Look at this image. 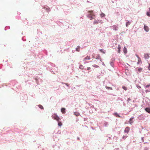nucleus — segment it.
Masks as SVG:
<instances>
[{"instance_id":"24","label":"nucleus","mask_w":150,"mask_h":150,"mask_svg":"<svg viewBox=\"0 0 150 150\" xmlns=\"http://www.w3.org/2000/svg\"><path fill=\"white\" fill-rule=\"evenodd\" d=\"M100 52H102L103 53V54H105V52H104L103 50L102 49H101V50H100Z\"/></svg>"},{"instance_id":"15","label":"nucleus","mask_w":150,"mask_h":150,"mask_svg":"<svg viewBox=\"0 0 150 150\" xmlns=\"http://www.w3.org/2000/svg\"><path fill=\"white\" fill-rule=\"evenodd\" d=\"M74 114L75 115L78 116H79L80 115L79 113L78 112H75L74 113Z\"/></svg>"},{"instance_id":"2","label":"nucleus","mask_w":150,"mask_h":150,"mask_svg":"<svg viewBox=\"0 0 150 150\" xmlns=\"http://www.w3.org/2000/svg\"><path fill=\"white\" fill-rule=\"evenodd\" d=\"M91 59V57L90 56L88 55L86 57L84 58L83 59V61H85L86 60H90Z\"/></svg>"},{"instance_id":"25","label":"nucleus","mask_w":150,"mask_h":150,"mask_svg":"<svg viewBox=\"0 0 150 150\" xmlns=\"http://www.w3.org/2000/svg\"><path fill=\"white\" fill-rule=\"evenodd\" d=\"M127 136H125L123 137L122 139H124L125 140L127 138Z\"/></svg>"},{"instance_id":"3","label":"nucleus","mask_w":150,"mask_h":150,"mask_svg":"<svg viewBox=\"0 0 150 150\" xmlns=\"http://www.w3.org/2000/svg\"><path fill=\"white\" fill-rule=\"evenodd\" d=\"M129 128L128 127H127L125 129L124 132L125 133H128L129 131Z\"/></svg>"},{"instance_id":"12","label":"nucleus","mask_w":150,"mask_h":150,"mask_svg":"<svg viewBox=\"0 0 150 150\" xmlns=\"http://www.w3.org/2000/svg\"><path fill=\"white\" fill-rule=\"evenodd\" d=\"M57 117V115L56 114H54L52 115V118L54 120L55 119V118H56V117Z\"/></svg>"},{"instance_id":"4","label":"nucleus","mask_w":150,"mask_h":150,"mask_svg":"<svg viewBox=\"0 0 150 150\" xmlns=\"http://www.w3.org/2000/svg\"><path fill=\"white\" fill-rule=\"evenodd\" d=\"M137 56L138 58V62H137V64H139L140 63H142V62L141 59L137 55Z\"/></svg>"},{"instance_id":"26","label":"nucleus","mask_w":150,"mask_h":150,"mask_svg":"<svg viewBox=\"0 0 150 150\" xmlns=\"http://www.w3.org/2000/svg\"><path fill=\"white\" fill-rule=\"evenodd\" d=\"M149 86H150V84H148V85H147L146 86H145V87L146 88H147Z\"/></svg>"},{"instance_id":"16","label":"nucleus","mask_w":150,"mask_h":150,"mask_svg":"<svg viewBox=\"0 0 150 150\" xmlns=\"http://www.w3.org/2000/svg\"><path fill=\"white\" fill-rule=\"evenodd\" d=\"M115 115L117 117H120V116L117 113H114Z\"/></svg>"},{"instance_id":"11","label":"nucleus","mask_w":150,"mask_h":150,"mask_svg":"<svg viewBox=\"0 0 150 150\" xmlns=\"http://www.w3.org/2000/svg\"><path fill=\"white\" fill-rule=\"evenodd\" d=\"M113 29L115 30H117L118 29V27L116 25H114L113 26Z\"/></svg>"},{"instance_id":"8","label":"nucleus","mask_w":150,"mask_h":150,"mask_svg":"<svg viewBox=\"0 0 150 150\" xmlns=\"http://www.w3.org/2000/svg\"><path fill=\"white\" fill-rule=\"evenodd\" d=\"M99 21L98 20H95L93 22L94 24H96L98 23H99Z\"/></svg>"},{"instance_id":"29","label":"nucleus","mask_w":150,"mask_h":150,"mask_svg":"<svg viewBox=\"0 0 150 150\" xmlns=\"http://www.w3.org/2000/svg\"><path fill=\"white\" fill-rule=\"evenodd\" d=\"M87 69L88 70H89L91 69V68L90 67H87Z\"/></svg>"},{"instance_id":"30","label":"nucleus","mask_w":150,"mask_h":150,"mask_svg":"<svg viewBox=\"0 0 150 150\" xmlns=\"http://www.w3.org/2000/svg\"><path fill=\"white\" fill-rule=\"evenodd\" d=\"M148 69L149 70H150V64H149V66L148 67Z\"/></svg>"},{"instance_id":"5","label":"nucleus","mask_w":150,"mask_h":150,"mask_svg":"<svg viewBox=\"0 0 150 150\" xmlns=\"http://www.w3.org/2000/svg\"><path fill=\"white\" fill-rule=\"evenodd\" d=\"M144 29L146 32H148L149 29L148 27L145 25H144Z\"/></svg>"},{"instance_id":"28","label":"nucleus","mask_w":150,"mask_h":150,"mask_svg":"<svg viewBox=\"0 0 150 150\" xmlns=\"http://www.w3.org/2000/svg\"><path fill=\"white\" fill-rule=\"evenodd\" d=\"M142 70V69H139L138 71L139 72H140Z\"/></svg>"},{"instance_id":"31","label":"nucleus","mask_w":150,"mask_h":150,"mask_svg":"<svg viewBox=\"0 0 150 150\" xmlns=\"http://www.w3.org/2000/svg\"><path fill=\"white\" fill-rule=\"evenodd\" d=\"M80 66H83L82 65H80Z\"/></svg>"},{"instance_id":"21","label":"nucleus","mask_w":150,"mask_h":150,"mask_svg":"<svg viewBox=\"0 0 150 150\" xmlns=\"http://www.w3.org/2000/svg\"><path fill=\"white\" fill-rule=\"evenodd\" d=\"M122 88L125 90H127V87L125 86H123Z\"/></svg>"},{"instance_id":"6","label":"nucleus","mask_w":150,"mask_h":150,"mask_svg":"<svg viewBox=\"0 0 150 150\" xmlns=\"http://www.w3.org/2000/svg\"><path fill=\"white\" fill-rule=\"evenodd\" d=\"M133 117H132L131 118H130L129 121V124H131L133 123Z\"/></svg>"},{"instance_id":"10","label":"nucleus","mask_w":150,"mask_h":150,"mask_svg":"<svg viewBox=\"0 0 150 150\" xmlns=\"http://www.w3.org/2000/svg\"><path fill=\"white\" fill-rule=\"evenodd\" d=\"M65 108H62L61 109V112L63 113H64L65 112Z\"/></svg>"},{"instance_id":"27","label":"nucleus","mask_w":150,"mask_h":150,"mask_svg":"<svg viewBox=\"0 0 150 150\" xmlns=\"http://www.w3.org/2000/svg\"><path fill=\"white\" fill-rule=\"evenodd\" d=\"M76 50L78 51L79 52V47L78 48H77L76 49Z\"/></svg>"},{"instance_id":"7","label":"nucleus","mask_w":150,"mask_h":150,"mask_svg":"<svg viewBox=\"0 0 150 150\" xmlns=\"http://www.w3.org/2000/svg\"><path fill=\"white\" fill-rule=\"evenodd\" d=\"M144 57L146 59H148L149 58V55L147 54H144Z\"/></svg>"},{"instance_id":"18","label":"nucleus","mask_w":150,"mask_h":150,"mask_svg":"<svg viewBox=\"0 0 150 150\" xmlns=\"http://www.w3.org/2000/svg\"><path fill=\"white\" fill-rule=\"evenodd\" d=\"M130 22H127L126 24V26L127 27L130 24Z\"/></svg>"},{"instance_id":"13","label":"nucleus","mask_w":150,"mask_h":150,"mask_svg":"<svg viewBox=\"0 0 150 150\" xmlns=\"http://www.w3.org/2000/svg\"><path fill=\"white\" fill-rule=\"evenodd\" d=\"M117 49H118V53H120V49H121V47L120 45H118V47Z\"/></svg>"},{"instance_id":"17","label":"nucleus","mask_w":150,"mask_h":150,"mask_svg":"<svg viewBox=\"0 0 150 150\" xmlns=\"http://www.w3.org/2000/svg\"><path fill=\"white\" fill-rule=\"evenodd\" d=\"M58 125L59 126H61L62 125V123L61 122L59 121L58 122Z\"/></svg>"},{"instance_id":"9","label":"nucleus","mask_w":150,"mask_h":150,"mask_svg":"<svg viewBox=\"0 0 150 150\" xmlns=\"http://www.w3.org/2000/svg\"><path fill=\"white\" fill-rule=\"evenodd\" d=\"M145 110L148 112L150 113V108H146L145 109Z\"/></svg>"},{"instance_id":"14","label":"nucleus","mask_w":150,"mask_h":150,"mask_svg":"<svg viewBox=\"0 0 150 150\" xmlns=\"http://www.w3.org/2000/svg\"><path fill=\"white\" fill-rule=\"evenodd\" d=\"M123 51L125 54H126L127 52V50L125 47L123 49Z\"/></svg>"},{"instance_id":"23","label":"nucleus","mask_w":150,"mask_h":150,"mask_svg":"<svg viewBox=\"0 0 150 150\" xmlns=\"http://www.w3.org/2000/svg\"><path fill=\"white\" fill-rule=\"evenodd\" d=\"M93 66L95 68H98L99 67V66H98L97 65H96V64H94V65H93Z\"/></svg>"},{"instance_id":"20","label":"nucleus","mask_w":150,"mask_h":150,"mask_svg":"<svg viewBox=\"0 0 150 150\" xmlns=\"http://www.w3.org/2000/svg\"><path fill=\"white\" fill-rule=\"evenodd\" d=\"M59 117H56V118H55V120H57L58 122L59 120Z\"/></svg>"},{"instance_id":"19","label":"nucleus","mask_w":150,"mask_h":150,"mask_svg":"<svg viewBox=\"0 0 150 150\" xmlns=\"http://www.w3.org/2000/svg\"><path fill=\"white\" fill-rule=\"evenodd\" d=\"M38 106V107H39V108H41V109H43V106L42 105H39Z\"/></svg>"},{"instance_id":"22","label":"nucleus","mask_w":150,"mask_h":150,"mask_svg":"<svg viewBox=\"0 0 150 150\" xmlns=\"http://www.w3.org/2000/svg\"><path fill=\"white\" fill-rule=\"evenodd\" d=\"M105 14L103 13H102L100 14V16L102 17H103L105 16Z\"/></svg>"},{"instance_id":"1","label":"nucleus","mask_w":150,"mask_h":150,"mask_svg":"<svg viewBox=\"0 0 150 150\" xmlns=\"http://www.w3.org/2000/svg\"><path fill=\"white\" fill-rule=\"evenodd\" d=\"M88 13H89L88 15V17L90 18V20H91L95 18V16L93 14V11H88Z\"/></svg>"}]
</instances>
